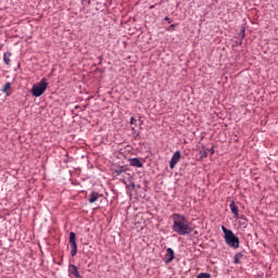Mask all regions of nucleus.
Returning a JSON list of instances; mask_svg holds the SVG:
<instances>
[{
	"label": "nucleus",
	"mask_w": 278,
	"mask_h": 278,
	"mask_svg": "<svg viewBox=\"0 0 278 278\" xmlns=\"http://www.w3.org/2000/svg\"><path fill=\"white\" fill-rule=\"evenodd\" d=\"M123 173H125V167L124 166L115 169V175H123Z\"/></svg>",
	"instance_id": "4468645a"
},
{
	"label": "nucleus",
	"mask_w": 278,
	"mask_h": 278,
	"mask_svg": "<svg viewBox=\"0 0 278 278\" xmlns=\"http://www.w3.org/2000/svg\"><path fill=\"white\" fill-rule=\"evenodd\" d=\"M242 34H244V29H242Z\"/></svg>",
	"instance_id": "aec40b11"
},
{
	"label": "nucleus",
	"mask_w": 278,
	"mask_h": 278,
	"mask_svg": "<svg viewBox=\"0 0 278 278\" xmlns=\"http://www.w3.org/2000/svg\"><path fill=\"white\" fill-rule=\"evenodd\" d=\"M200 155L201 157H207V152L205 151V149L200 150Z\"/></svg>",
	"instance_id": "dca6fc26"
},
{
	"label": "nucleus",
	"mask_w": 278,
	"mask_h": 278,
	"mask_svg": "<svg viewBox=\"0 0 278 278\" xmlns=\"http://www.w3.org/2000/svg\"><path fill=\"white\" fill-rule=\"evenodd\" d=\"M173 226L172 229L175 231V233H178V236H190V233L193 231L192 227H190V222H188V218L181 214H173Z\"/></svg>",
	"instance_id": "f257e3e1"
},
{
	"label": "nucleus",
	"mask_w": 278,
	"mask_h": 278,
	"mask_svg": "<svg viewBox=\"0 0 278 278\" xmlns=\"http://www.w3.org/2000/svg\"><path fill=\"white\" fill-rule=\"evenodd\" d=\"M68 277L84 278L81 274H79V269L73 264L68 265Z\"/></svg>",
	"instance_id": "39448f33"
},
{
	"label": "nucleus",
	"mask_w": 278,
	"mask_h": 278,
	"mask_svg": "<svg viewBox=\"0 0 278 278\" xmlns=\"http://www.w3.org/2000/svg\"><path fill=\"white\" fill-rule=\"evenodd\" d=\"M49 84H47V78H42L38 84H35L30 90L33 97H42L45 92L47 91V87Z\"/></svg>",
	"instance_id": "7ed1b4c3"
},
{
	"label": "nucleus",
	"mask_w": 278,
	"mask_h": 278,
	"mask_svg": "<svg viewBox=\"0 0 278 278\" xmlns=\"http://www.w3.org/2000/svg\"><path fill=\"white\" fill-rule=\"evenodd\" d=\"M167 30L168 31H175V24H172Z\"/></svg>",
	"instance_id": "f3484780"
},
{
	"label": "nucleus",
	"mask_w": 278,
	"mask_h": 278,
	"mask_svg": "<svg viewBox=\"0 0 278 278\" xmlns=\"http://www.w3.org/2000/svg\"><path fill=\"white\" fill-rule=\"evenodd\" d=\"M164 21H167V23H173V21H172L170 17H168V16H166V17L164 18Z\"/></svg>",
	"instance_id": "6ab92c4d"
},
{
	"label": "nucleus",
	"mask_w": 278,
	"mask_h": 278,
	"mask_svg": "<svg viewBox=\"0 0 278 278\" xmlns=\"http://www.w3.org/2000/svg\"><path fill=\"white\" fill-rule=\"evenodd\" d=\"M179 160H181V152L176 151L173 154L170 162H169V168H172V170H173V168H175V166H177V163L179 162Z\"/></svg>",
	"instance_id": "423d86ee"
},
{
	"label": "nucleus",
	"mask_w": 278,
	"mask_h": 278,
	"mask_svg": "<svg viewBox=\"0 0 278 278\" xmlns=\"http://www.w3.org/2000/svg\"><path fill=\"white\" fill-rule=\"evenodd\" d=\"M242 257V253H238L237 255H235V264H239L240 263V258Z\"/></svg>",
	"instance_id": "2eb2a0df"
},
{
	"label": "nucleus",
	"mask_w": 278,
	"mask_h": 278,
	"mask_svg": "<svg viewBox=\"0 0 278 278\" xmlns=\"http://www.w3.org/2000/svg\"><path fill=\"white\" fill-rule=\"evenodd\" d=\"M173 260H175V251L172 248H168L165 254V264H170Z\"/></svg>",
	"instance_id": "0eeeda50"
},
{
	"label": "nucleus",
	"mask_w": 278,
	"mask_h": 278,
	"mask_svg": "<svg viewBox=\"0 0 278 278\" xmlns=\"http://www.w3.org/2000/svg\"><path fill=\"white\" fill-rule=\"evenodd\" d=\"M230 210H231V212H232L235 218H238V216H240L238 206L236 205V202H235V201H231V203H230Z\"/></svg>",
	"instance_id": "1a4fd4ad"
},
{
	"label": "nucleus",
	"mask_w": 278,
	"mask_h": 278,
	"mask_svg": "<svg viewBox=\"0 0 278 278\" xmlns=\"http://www.w3.org/2000/svg\"><path fill=\"white\" fill-rule=\"evenodd\" d=\"M136 123V117H130V125H135Z\"/></svg>",
	"instance_id": "a211bd4d"
},
{
	"label": "nucleus",
	"mask_w": 278,
	"mask_h": 278,
	"mask_svg": "<svg viewBox=\"0 0 278 278\" xmlns=\"http://www.w3.org/2000/svg\"><path fill=\"white\" fill-rule=\"evenodd\" d=\"M10 88H12V84L5 83V85L2 88V92H8V90H10Z\"/></svg>",
	"instance_id": "f8f14e48"
},
{
	"label": "nucleus",
	"mask_w": 278,
	"mask_h": 278,
	"mask_svg": "<svg viewBox=\"0 0 278 278\" xmlns=\"http://www.w3.org/2000/svg\"><path fill=\"white\" fill-rule=\"evenodd\" d=\"M130 166H135L136 168H142V162L138 157H134L129 160Z\"/></svg>",
	"instance_id": "6e6552de"
},
{
	"label": "nucleus",
	"mask_w": 278,
	"mask_h": 278,
	"mask_svg": "<svg viewBox=\"0 0 278 278\" xmlns=\"http://www.w3.org/2000/svg\"><path fill=\"white\" fill-rule=\"evenodd\" d=\"M222 231L224 233L225 242L231 249H239L240 248V238H238L233 231L227 229V227L222 226Z\"/></svg>",
	"instance_id": "f03ea898"
},
{
	"label": "nucleus",
	"mask_w": 278,
	"mask_h": 278,
	"mask_svg": "<svg viewBox=\"0 0 278 278\" xmlns=\"http://www.w3.org/2000/svg\"><path fill=\"white\" fill-rule=\"evenodd\" d=\"M96 201H99V193L93 191L89 195V203H96Z\"/></svg>",
	"instance_id": "9b49d317"
},
{
	"label": "nucleus",
	"mask_w": 278,
	"mask_h": 278,
	"mask_svg": "<svg viewBox=\"0 0 278 278\" xmlns=\"http://www.w3.org/2000/svg\"><path fill=\"white\" fill-rule=\"evenodd\" d=\"M10 58H12V52H4L3 53V62H4V64H7V66H10V64H11V60H10Z\"/></svg>",
	"instance_id": "9d476101"
},
{
	"label": "nucleus",
	"mask_w": 278,
	"mask_h": 278,
	"mask_svg": "<svg viewBox=\"0 0 278 278\" xmlns=\"http://www.w3.org/2000/svg\"><path fill=\"white\" fill-rule=\"evenodd\" d=\"M197 278H212V275L207 273H201L197 276Z\"/></svg>",
	"instance_id": "ddd939ff"
},
{
	"label": "nucleus",
	"mask_w": 278,
	"mask_h": 278,
	"mask_svg": "<svg viewBox=\"0 0 278 278\" xmlns=\"http://www.w3.org/2000/svg\"><path fill=\"white\" fill-rule=\"evenodd\" d=\"M77 236L75 232H70V244H71V255L72 257H75L77 255V241H76Z\"/></svg>",
	"instance_id": "20e7f679"
}]
</instances>
